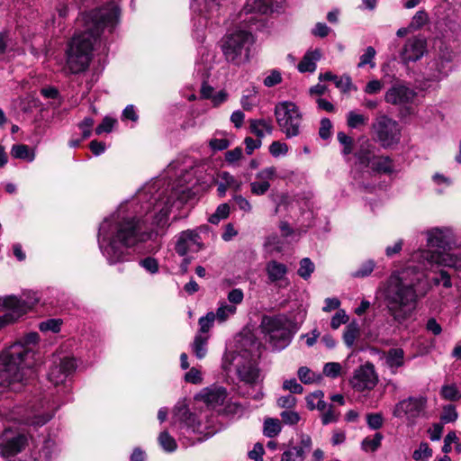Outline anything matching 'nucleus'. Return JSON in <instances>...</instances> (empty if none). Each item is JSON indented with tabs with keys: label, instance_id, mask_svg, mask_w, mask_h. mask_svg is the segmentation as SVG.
I'll return each instance as SVG.
<instances>
[{
	"label": "nucleus",
	"instance_id": "62",
	"mask_svg": "<svg viewBox=\"0 0 461 461\" xmlns=\"http://www.w3.org/2000/svg\"><path fill=\"white\" fill-rule=\"evenodd\" d=\"M284 423L287 425H295L300 420V415L298 412L290 409L284 411L280 414Z\"/></svg>",
	"mask_w": 461,
	"mask_h": 461
},
{
	"label": "nucleus",
	"instance_id": "54",
	"mask_svg": "<svg viewBox=\"0 0 461 461\" xmlns=\"http://www.w3.org/2000/svg\"><path fill=\"white\" fill-rule=\"evenodd\" d=\"M313 271H314V264L311 261L310 258H304L300 261V267L298 269V275L302 278H303V279L309 278Z\"/></svg>",
	"mask_w": 461,
	"mask_h": 461
},
{
	"label": "nucleus",
	"instance_id": "3",
	"mask_svg": "<svg viewBox=\"0 0 461 461\" xmlns=\"http://www.w3.org/2000/svg\"><path fill=\"white\" fill-rule=\"evenodd\" d=\"M425 274L419 266L409 265L393 272L382 285L386 307L393 319L399 322L407 319L416 307L418 294L416 286Z\"/></svg>",
	"mask_w": 461,
	"mask_h": 461
},
{
	"label": "nucleus",
	"instance_id": "17",
	"mask_svg": "<svg viewBox=\"0 0 461 461\" xmlns=\"http://www.w3.org/2000/svg\"><path fill=\"white\" fill-rule=\"evenodd\" d=\"M203 249V243L196 230H186L176 236L175 250L184 257L188 253H196Z\"/></svg>",
	"mask_w": 461,
	"mask_h": 461
},
{
	"label": "nucleus",
	"instance_id": "36",
	"mask_svg": "<svg viewBox=\"0 0 461 461\" xmlns=\"http://www.w3.org/2000/svg\"><path fill=\"white\" fill-rule=\"evenodd\" d=\"M236 312L237 307L235 305H229L227 303L223 302L220 303L216 312H214V316L216 321L221 323L226 321L230 317L233 316Z\"/></svg>",
	"mask_w": 461,
	"mask_h": 461
},
{
	"label": "nucleus",
	"instance_id": "12",
	"mask_svg": "<svg viewBox=\"0 0 461 461\" xmlns=\"http://www.w3.org/2000/svg\"><path fill=\"white\" fill-rule=\"evenodd\" d=\"M376 140L384 149L397 145L401 140L399 123L385 114L378 115L372 124Z\"/></svg>",
	"mask_w": 461,
	"mask_h": 461
},
{
	"label": "nucleus",
	"instance_id": "21",
	"mask_svg": "<svg viewBox=\"0 0 461 461\" xmlns=\"http://www.w3.org/2000/svg\"><path fill=\"white\" fill-rule=\"evenodd\" d=\"M28 444V438L24 434H16L11 438L5 437L0 440V456L4 458L13 457L21 453Z\"/></svg>",
	"mask_w": 461,
	"mask_h": 461
},
{
	"label": "nucleus",
	"instance_id": "45",
	"mask_svg": "<svg viewBox=\"0 0 461 461\" xmlns=\"http://www.w3.org/2000/svg\"><path fill=\"white\" fill-rule=\"evenodd\" d=\"M158 440L160 447L166 452H174L177 447L175 438L171 437L167 431H162L158 435Z\"/></svg>",
	"mask_w": 461,
	"mask_h": 461
},
{
	"label": "nucleus",
	"instance_id": "44",
	"mask_svg": "<svg viewBox=\"0 0 461 461\" xmlns=\"http://www.w3.org/2000/svg\"><path fill=\"white\" fill-rule=\"evenodd\" d=\"M433 451L427 442H421L418 448L413 451L412 458L415 461H429L432 456Z\"/></svg>",
	"mask_w": 461,
	"mask_h": 461
},
{
	"label": "nucleus",
	"instance_id": "42",
	"mask_svg": "<svg viewBox=\"0 0 461 461\" xmlns=\"http://www.w3.org/2000/svg\"><path fill=\"white\" fill-rule=\"evenodd\" d=\"M376 51L374 47L369 46L365 50V52L360 56L359 62L357 64L358 68H362L368 65L371 68H375V57Z\"/></svg>",
	"mask_w": 461,
	"mask_h": 461
},
{
	"label": "nucleus",
	"instance_id": "25",
	"mask_svg": "<svg viewBox=\"0 0 461 461\" xmlns=\"http://www.w3.org/2000/svg\"><path fill=\"white\" fill-rule=\"evenodd\" d=\"M253 4H247L243 8L242 13L249 14H267L279 11L285 0H252Z\"/></svg>",
	"mask_w": 461,
	"mask_h": 461
},
{
	"label": "nucleus",
	"instance_id": "46",
	"mask_svg": "<svg viewBox=\"0 0 461 461\" xmlns=\"http://www.w3.org/2000/svg\"><path fill=\"white\" fill-rule=\"evenodd\" d=\"M368 118L363 114L350 111L347 114V124L351 129H357L360 126L366 125Z\"/></svg>",
	"mask_w": 461,
	"mask_h": 461
},
{
	"label": "nucleus",
	"instance_id": "60",
	"mask_svg": "<svg viewBox=\"0 0 461 461\" xmlns=\"http://www.w3.org/2000/svg\"><path fill=\"white\" fill-rule=\"evenodd\" d=\"M140 266L150 274H156L158 271V262L156 258L148 257L140 261Z\"/></svg>",
	"mask_w": 461,
	"mask_h": 461
},
{
	"label": "nucleus",
	"instance_id": "11",
	"mask_svg": "<svg viewBox=\"0 0 461 461\" xmlns=\"http://www.w3.org/2000/svg\"><path fill=\"white\" fill-rule=\"evenodd\" d=\"M40 302L36 292L23 293L20 296L0 297V311L6 312V319L13 323L31 311Z\"/></svg>",
	"mask_w": 461,
	"mask_h": 461
},
{
	"label": "nucleus",
	"instance_id": "32",
	"mask_svg": "<svg viewBox=\"0 0 461 461\" xmlns=\"http://www.w3.org/2000/svg\"><path fill=\"white\" fill-rule=\"evenodd\" d=\"M174 418L176 420L183 423L189 429L194 430V424L195 416L189 411L187 406L184 403H178L175 408Z\"/></svg>",
	"mask_w": 461,
	"mask_h": 461
},
{
	"label": "nucleus",
	"instance_id": "19",
	"mask_svg": "<svg viewBox=\"0 0 461 461\" xmlns=\"http://www.w3.org/2000/svg\"><path fill=\"white\" fill-rule=\"evenodd\" d=\"M427 52V41L421 35L409 38L401 52L400 58L404 64L420 60Z\"/></svg>",
	"mask_w": 461,
	"mask_h": 461
},
{
	"label": "nucleus",
	"instance_id": "10",
	"mask_svg": "<svg viewBox=\"0 0 461 461\" xmlns=\"http://www.w3.org/2000/svg\"><path fill=\"white\" fill-rule=\"evenodd\" d=\"M275 116L281 131L286 138L290 139L300 134L303 114L294 103L284 101L276 104Z\"/></svg>",
	"mask_w": 461,
	"mask_h": 461
},
{
	"label": "nucleus",
	"instance_id": "52",
	"mask_svg": "<svg viewBox=\"0 0 461 461\" xmlns=\"http://www.w3.org/2000/svg\"><path fill=\"white\" fill-rule=\"evenodd\" d=\"M258 104L257 91L252 90L247 95H243L240 99V104L246 111H251Z\"/></svg>",
	"mask_w": 461,
	"mask_h": 461
},
{
	"label": "nucleus",
	"instance_id": "49",
	"mask_svg": "<svg viewBox=\"0 0 461 461\" xmlns=\"http://www.w3.org/2000/svg\"><path fill=\"white\" fill-rule=\"evenodd\" d=\"M230 214V206L228 203H221L216 211L209 217V222L218 224L221 220L226 219Z\"/></svg>",
	"mask_w": 461,
	"mask_h": 461
},
{
	"label": "nucleus",
	"instance_id": "34",
	"mask_svg": "<svg viewBox=\"0 0 461 461\" xmlns=\"http://www.w3.org/2000/svg\"><path fill=\"white\" fill-rule=\"evenodd\" d=\"M324 393L322 391H315L306 396L307 407L310 410L318 409L319 411H324L326 409V402L323 400Z\"/></svg>",
	"mask_w": 461,
	"mask_h": 461
},
{
	"label": "nucleus",
	"instance_id": "35",
	"mask_svg": "<svg viewBox=\"0 0 461 461\" xmlns=\"http://www.w3.org/2000/svg\"><path fill=\"white\" fill-rule=\"evenodd\" d=\"M282 430V425L278 419L267 418L263 424V434L267 438L277 436Z\"/></svg>",
	"mask_w": 461,
	"mask_h": 461
},
{
	"label": "nucleus",
	"instance_id": "33",
	"mask_svg": "<svg viewBox=\"0 0 461 461\" xmlns=\"http://www.w3.org/2000/svg\"><path fill=\"white\" fill-rule=\"evenodd\" d=\"M208 337L197 334L191 344L192 351L198 359H203L207 354Z\"/></svg>",
	"mask_w": 461,
	"mask_h": 461
},
{
	"label": "nucleus",
	"instance_id": "63",
	"mask_svg": "<svg viewBox=\"0 0 461 461\" xmlns=\"http://www.w3.org/2000/svg\"><path fill=\"white\" fill-rule=\"evenodd\" d=\"M282 82V75L276 70L273 69L270 71L269 75H267L264 79V85L267 87L275 86Z\"/></svg>",
	"mask_w": 461,
	"mask_h": 461
},
{
	"label": "nucleus",
	"instance_id": "16",
	"mask_svg": "<svg viewBox=\"0 0 461 461\" xmlns=\"http://www.w3.org/2000/svg\"><path fill=\"white\" fill-rule=\"evenodd\" d=\"M427 399L425 397H409L399 402L393 411L394 417L414 420L425 411Z\"/></svg>",
	"mask_w": 461,
	"mask_h": 461
},
{
	"label": "nucleus",
	"instance_id": "55",
	"mask_svg": "<svg viewBox=\"0 0 461 461\" xmlns=\"http://www.w3.org/2000/svg\"><path fill=\"white\" fill-rule=\"evenodd\" d=\"M334 84L342 93H348L352 89H356L352 84L351 77L348 75L338 77Z\"/></svg>",
	"mask_w": 461,
	"mask_h": 461
},
{
	"label": "nucleus",
	"instance_id": "28",
	"mask_svg": "<svg viewBox=\"0 0 461 461\" xmlns=\"http://www.w3.org/2000/svg\"><path fill=\"white\" fill-rule=\"evenodd\" d=\"M375 156V146L368 140H365L356 152V158L358 163L365 167H368Z\"/></svg>",
	"mask_w": 461,
	"mask_h": 461
},
{
	"label": "nucleus",
	"instance_id": "24",
	"mask_svg": "<svg viewBox=\"0 0 461 461\" xmlns=\"http://www.w3.org/2000/svg\"><path fill=\"white\" fill-rule=\"evenodd\" d=\"M227 390L220 385H212L203 389L196 399L203 401L206 405L215 408L222 405L227 398Z\"/></svg>",
	"mask_w": 461,
	"mask_h": 461
},
{
	"label": "nucleus",
	"instance_id": "43",
	"mask_svg": "<svg viewBox=\"0 0 461 461\" xmlns=\"http://www.w3.org/2000/svg\"><path fill=\"white\" fill-rule=\"evenodd\" d=\"M39 340V335L36 332H31L24 336L23 339L19 340L18 342H15L14 344L22 345L23 348L30 349L32 352L31 360L33 361V364L35 363L34 360V347L37 344Z\"/></svg>",
	"mask_w": 461,
	"mask_h": 461
},
{
	"label": "nucleus",
	"instance_id": "57",
	"mask_svg": "<svg viewBox=\"0 0 461 461\" xmlns=\"http://www.w3.org/2000/svg\"><path fill=\"white\" fill-rule=\"evenodd\" d=\"M61 321L59 319H49L44 321H41L39 324V329L41 331H52L59 332L60 330Z\"/></svg>",
	"mask_w": 461,
	"mask_h": 461
},
{
	"label": "nucleus",
	"instance_id": "18",
	"mask_svg": "<svg viewBox=\"0 0 461 461\" xmlns=\"http://www.w3.org/2000/svg\"><path fill=\"white\" fill-rule=\"evenodd\" d=\"M428 247L443 250L451 249L456 240L453 230L449 227H435L425 231Z\"/></svg>",
	"mask_w": 461,
	"mask_h": 461
},
{
	"label": "nucleus",
	"instance_id": "1",
	"mask_svg": "<svg viewBox=\"0 0 461 461\" xmlns=\"http://www.w3.org/2000/svg\"><path fill=\"white\" fill-rule=\"evenodd\" d=\"M179 170L181 175L173 182L156 179L146 184L132 201L120 204L100 223L98 247L109 265L130 261V249L151 240L150 224L164 226L171 208H179L193 197V167L187 165Z\"/></svg>",
	"mask_w": 461,
	"mask_h": 461
},
{
	"label": "nucleus",
	"instance_id": "9",
	"mask_svg": "<svg viewBox=\"0 0 461 461\" xmlns=\"http://www.w3.org/2000/svg\"><path fill=\"white\" fill-rule=\"evenodd\" d=\"M230 365L233 366L240 381L247 384H257L260 381L258 356L247 349L230 355ZM229 359V356L226 357Z\"/></svg>",
	"mask_w": 461,
	"mask_h": 461
},
{
	"label": "nucleus",
	"instance_id": "20",
	"mask_svg": "<svg viewBox=\"0 0 461 461\" xmlns=\"http://www.w3.org/2000/svg\"><path fill=\"white\" fill-rule=\"evenodd\" d=\"M416 95L417 94L412 88L397 83L386 91L384 100L393 105H405L412 103Z\"/></svg>",
	"mask_w": 461,
	"mask_h": 461
},
{
	"label": "nucleus",
	"instance_id": "39",
	"mask_svg": "<svg viewBox=\"0 0 461 461\" xmlns=\"http://www.w3.org/2000/svg\"><path fill=\"white\" fill-rule=\"evenodd\" d=\"M11 154L15 158L26 159L28 161H32L35 157L34 154L31 152L29 147L24 144L14 145Z\"/></svg>",
	"mask_w": 461,
	"mask_h": 461
},
{
	"label": "nucleus",
	"instance_id": "47",
	"mask_svg": "<svg viewBox=\"0 0 461 461\" xmlns=\"http://www.w3.org/2000/svg\"><path fill=\"white\" fill-rule=\"evenodd\" d=\"M359 335V329L357 324L351 323L347 328L343 334V339L347 347L352 348L355 344L357 338Z\"/></svg>",
	"mask_w": 461,
	"mask_h": 461
},
{
	"label": "nucleus",
	"instance_id": "38",
	"mask_svg": "<svg viewBox=\"0 0 461 461\" xmlns=\"http://www.w3.org/2000/svg\"><path fill=\"white\" fill-rule=\"evenodd\" d=\"M300 381L305 384H313L319 382L321 379V375L312 372L307 366H301L297 372Z\"/></svg>",
	"mask_w": 461,
	"mask_h": 461
},
{
	"label": "nucleus",
	"instance_id": "58",
	"mask_svg": "<svg viewBox=\"0 0 461 461\" xmlns=\"http://www.w3.org/2000/svg\"><path fill=\"white\" fill-rule=\"evenodd\" d=\"M458 414L454 405H447L443 408V412L440 416V420L443 423L454 422L456 420Z\"/></svg>",
	"mask_w": 461,
	"mask_h": 461
},
{
	"label": "nucleus",
	"instance_id": "40",
	"mask_svg": "<svg viewBox=\"0 0 461 461\" xmlns=\"http://www.w3.org/2000/svg\"><path fill=\"white\" fill-rule=\"evenodd\" d=\"M440 395L443 399L447 401H458L461 399V393L456 384H444L440 390Z\"/></svg>",
	"mask_w": 461,
	"mask_h": 461
},
{
	"label": "nucleus",
	"instance_id": "41",
	"mask_svg": "<svg viewBox=\"0 0 461 461\" xmlns=\"http://www.w3.org/2000/svg\"><path fill=\"white\" fill-rule=\"evenodd\" d=\"M375 267V262L373 259H368L363 262L359 267L353 271L350 275L354 278H364L372 274Z\"/></svg>",
	"mask_w": 461,
	"mask_h": 461
},
{
	"label": "nucleus",
	"instance_id": "51",
	"mask_svg": "<svg viewBox=\"0 0 461 461\" xmlns=\"http://www.w3.org/2000/svg\"><path fill=\"white\" fill-rule=\"evenodd\" d=\"M429 21V15L424 10H420L412 16L410 27L418 30L425 25Z\"/></svg>",
	"mask_w": 461,
	"mask_h": 461
},
{
	"label": "nucleus",
	"instance_id": "13",
	"mask_svg": "<svg viewBox=\"0 0 461 461\" xmlns=\"http://www.w3.org/2000/svg\"><path fill=\"white\" fill-rule=\"evenodd\" d=\"M453 58V51L441 42L437 57L427 64L423 72V78L428 82L434 83L447 77Z\"/></svg>",
	"mask_w": 461,
	"mask_h": 461
},
{
	"label": "nucleus",
	"instance_id": "5",
	"mask_svg": "<svg viewBox=\"0 0 461 461\" xmlns=\"http://www.w3.org/2000/svg\"><path fill=\"white\" fill-rule=\"evenodd\" d=\"M260 329L266 341L273 350L277 351L285 348L296 332L294 321L284 314L264 315L260 322Z\"/></svg>",
	"mask_w": 461,
	"mask_h": 461
},
{
	"label": "nucleus",
	"instance_id": "27",
	"mask_svg": "<svg viewBox=\"0 0 461 461\" xmlns=\"http://www.w3.org/2000/svg\"><path fill=\"white\" fill-rule=\"evenodd\" d=\"M321 56L322 53L320 49L306 51L297 66L298 70L302 73L314 72L317 67L316 63L321 59Z\"/></svg>",
	"mask_w": 461,
	"mask_h": 461
},
{
	"label": "nucleus",
	"instance_id": "22",
	"mask_svg": "<svg viewBox=\"0 0 461 461\" xmlns=\"http://www.w3.org/2000/svg\"><path fill=\"white\" fill-rule=\"evenodd\" d=\"M76 369V363L73 358L66 357L59 361V364L54 365L49 374L48 377L50 382L54 385L64 384L68 377Z\"/></svg>",
	"mask_w": 461,
	"mask_h": 461
},
{
	"label": "nucleus",
	"instance_id": "2",
	"mask_svg": "<svg viewBox=\"0 0 461 461\" xmlns=\"http://www.w3.org/2000/svg\"><path fill=\"white\" fill-rule=\"evenodd\" d=\"M120 9L113 4L83 14L77 23L83 30L74 35L67 50V68L73 73L85 71L91 60L94 44L102 32L118 23Z\"/></svg>",
	"mask_w": 461,
	"mask_h": 461
},
{
	"label": "nucleus",
	"instance_id": "64",
	"mask_svg": "<svg viewBox=\"0 0 461 461\" xmlns=\"http://www.w3.org/2000/svg\"><path fill=\"white\" fill-rule=\"evenodd\" d=\"M366 422L370 429H378L383 426L384 419L380 413H369L366 415Z\"/></svg>",
	"mask_w": 461,
	"mask_h": 461
},
{
	"label": "nucleus",
	"instance_id": "15",
	"mask_svg": "<svg viewBox=\"0 0 461 461\" xmlns=\"http://www.w3.org/2000/svg\"><path fill=\"white\" fill-rule=\"evenodd\" d=\"M200 14L194 19V32L198 41H204L203 29L206 28L208 22L212 23L218 18L221 14V4L219 0H203Z\"/></svg>",
	"mask_w": 461,
	"mask_h": 461
},
{
	"label": "nucleus",
	"instance_id": "61",
	"mask_svg": "<svg viewBox=\"0 0 461 461\" xmlns=\"http://www.w3.org/2000/svg\"><path fill=\"white\" fill-rule=\"evenodd\" d=\"M270 188V183L262 182V181H254L250 183V190L251 193L255 195H263L265 194Z\"/></svg>",
	"mask_w": 461,
	"mask_h": 461
},
{
	"label": "nucleus",
	"instance_id": "53",
	"mask_svg": "<svg viewBox=\"0 0 461 461\" xmlns=\"http://www.w3.org/2000/svg\"><path fill=\"white\" fill-rule=\"evenodd\" d=\"M256 177L262 182L269 183L277 177V169L274 166L264 167L257 173Z\"/></svg>",
	"mask_w": 461,
	"mask_h": 461
},
{
	"label": "nucleus",
	"instance_id": "4",
	"mask_svg": "<svg viewBox=\"0 0 461 461\" xmlns=\"http://www.w3.org/2000/svg\"><path fill=\"white\" fill-rule=\"evenodd\" d=\"M32 352L19 344H13L0 355V387L15 390L32 374Z\"/></svg>",
	"mask_w": 461,
	"mask_h": 461
},
{
	"label": "nucleus",
	"instance_id": "6",
	"mask_svg": "<svg viewBox=\"0 0 461 461\" xmlns=\"http://www.w3.org/2000/svg\"><path fill=\"white\" fill-rule=\"evenodd\" d=\"M57 409L54 402L39 400L27 406L14 407L10 419L28 426L41 427L53 417Z\"/></svg>",
	"mask_w": 461,
	"mask_h": 461
},
{
	"label": "nucleus",
	"instance_id": "29",
	"mask_svg": "<svg viewBox=\"0 0 461 461\" xmlns=\"http://www.w3.org/2000/svg\"><path fill=\"white\" fill-rule=\"evenodd\" d=\"M266 271L269 281L276 283L285 279L288 269L285 264L276 260H270L266 266Z\"/></svg>",
	"mask_w": 461,
	"mask_h": 461
},
{
	"label": "nucleus",
	"instance_id": "30",
	"mask_svg": "<svg viewBox=\"0 0 461 461\" xmlns=\"http://www.w3.org/2000/svg\"><path fill=\"white\" fill-rule=\"evenodd\" d=\"M249 130L251 133H253L259 140H261L266 135H270L272 133L273 125L269 120L251 119L249 120Z\"/></svg>",
	"mask_w": 461,
	"mask_h": 461
},
{
	"label": "nucleus",
	"instance_id": "8",
	"mask_svg": "<svg viewBox=\"0 0 461 461\" xmlns=\"http://www.w3.org/2000/svg\"><path fill=\"white\" fill-rule=\"evenodd\" d=\"M252 43L251 32L246 30H237L225 37L221 50L228 62L240 65L248 59Z\"/></svg>",
	"mask_w": 461,
	"mask_h": 461
},
{
	"label": "nucleus",
	"instance_id": "50",
	"mask_svg": "<svg viewBox=\"0 0 461 461\" xmlns=\"http://www.w3.org/2000/svg\"><path fill=\"white\" fill-rule=\"evenodd\" d=\"M339 142L343 146L342 154L344 156L349 155L353 151L354 140L351 137L348 136L345 132L339 131L337 134Z\"/></svg>",
	"mask_w": 461,
	"mask_h": 461
},
{
	"label": "nucleus",
	"instance_id": "23",
	"mask_svg": "<svg viewBox=\"0 0 461 461\" xmlns=\"http://www.w3.org/2000/svg\"><path fill=\"white\" fill-rule=\"evenodd\" d=\"M312 446L311 437L303 435L298 445L289 447L283 452L280 461H304L305 456L310 452Z\"/></svg>",
	"mask_w": 461,
	"mask_h": 461
},
{
	"label": "nucleus",
	"instance_id": "56",
	"mask_svg": "<svg viewBox=\"0 0 461 461\" xmlns=\"http://www.w3.org/2000/svg\"><path fill=\"white\" fill-rule=\"evenodd\" d=\"M342 366L338 362H328L323 366V375L336 378L341 375Z\"/></svg>",
	"mask_w": 461,
	"mask_h": 461
},
{
	"label": "nucleus",
	"instance_id": "31",
	"mask_svg": "<svg viewBox=\"0 0 461 461\" xmlns=\"http://www.w3.org/2000/svg\"><path fill=\"white\" fill-rule=\"evenodd\" d=\"M368 167L378 174L388 175L393 172V160L388 156H375Z\"/></svg>",
	"mask_w": 461,
	"mask_h": 461
},
{
	"label": "nucleus",
	"instance_id": "48",
	"mask_svg": "<svg viewBox=\"0 0 461 461\" xmlns=\"http://www.w3.org/2000/svg\"><path fill=\"white\" fill-rule=\"evenodd\" d=\"M220 179L223 181L224 185L234 190L235 192L240 191L242 187V182L237 179L234 176L230 174L229 172L223 171L219 175Z\"/></svg>",
	"mask_w": 461,
	"mask_h": 461
},
{
	"label": "nucleus",
	"instance_id": "59",
	"mask_svg": "<svg viewBox=\"0 0 461 461\" xmlns=\"http://www.w3.org/2000/svg\"><path fill=\"white\" fill-rule=\"evenodd\" d=\"M269 152L275 158L285 156L288 152V146L285 142L273 141L269 146Z\"/></svg>",
	"mask_w": 461,
	"mask_h": 461
},
{
	"label": "nucleus",
	"instance_id": "37",
	"mask_svg": "<svg viewBox=\"0 0 461 461\" xmlns=\"http://www.w3.org/2000/svg\"><path fill=\"white\" fill-rule=\"evenodd\" d=\"M383 438L384 436L380 432L375 433L373 438H365L361 443L362 450L365 452L376 451L381 447Z\"/></svg>",
	"mask_w": 461,
	"mask_h": 461
},
{
	"label": "nucleus",
	"instance_id": "7",
	"mask_svg": "<svg viewBox=\"0 0 461 461\" xmlns=\"http://www.w3.org/2000/svg\"><path fill=\"white\" fill-rule=\"evenodd\" d=\"M411 263H417L420 270L432 269L435 267H446L461 269V255L444 251L419 249L411 256Z\"/></svg>",
	"mask_w": 461,
	"mask_h": 461
},
{
	"label": "nucleus",
	"instance_id": "14",
	"mask_svg": "<svg viewBox=\"0 0 461 461\" xmlns=\"http://www.w3.org/2000/svg\"><path fill=\"white\" fill-rule=\"evenodd\" d=\"M349 383L353 389L357 392L374 389L378 383V375L375 372V366L370 362H366L358 366L354 371Z\"/></svg>",
	"mask_w": 461,
	"mask_h": 461
},
{
	"label": "nucleus",
	"instance_id": "26",
	"mask_svg": "<svg viewBox=\"0 0 461 461\" xmlns=\"http://www.w3.org/2000/svg\"><path fill=\"white\" fill-rule=\"evenodd\" d=\"M385 365L390 368L392 374H396L399 367L404 365V351L400 348H390L384 353Z\"/></svg>",
	"mask_w": 461,
	"mask_h": 461
}]
</instances>
